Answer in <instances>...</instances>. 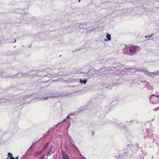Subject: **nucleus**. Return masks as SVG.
<instances>
[{
  "mask_svg": "<svg viewBox=\"0 0 159 159\" xmlns=\"http://www.w3.org/2000/svg\"><path fill=\"white\" fill-rule=\"evenodd\" d=\"M132 146V145L131 144H128L126 145V148H125L123 150L120 151L118 156L119 157L121 158L124 156H132L133 155V152L131 151L130 148Z\"/></svg>",
  "mask_w": 159,
  "mask_h": 159,
  "instance_id": "f257e3e1",
  "label": "nucleus"
},
{
  "mask_svg": "<svg viewBox=\"0 0 159 159\" xmlns=\"http://www.w3.org/2000/svg\"><path fill=\"white\" fill-rule=\"evenodd\" d=\"M146 131L147 136H146V135L144 136V139L146 140L148 139V140H149L150 139L153 138L152 141L153 142H156L158 144H159V137H158L157 136H154L151 132H149L148 129H146Z\"/></svg>",
  "mask_w": 159,
  "mask_h": 159,
  "instance_id": "f03ea898",
  "label": "nucleus"
},
{
  "mask_svg": "<svg viewBox=\"0 0 159 159\" xmlns=\"http://www.w3.org/2000/svg\"><path fill=\"white\" fill-rule=\"evenodd\" d=\"M137 47L136 46H133L130 47L129 48V50L128 49V48H125L124 49V52L125 54L129 55H132L133 53H135L137 50Z\"/></svg>",
  "mask_w": 159,
  "mask_h": 159,
  "instance_id": "7ed1b4c3",
  "label": "nucleus"
},
{
  "mask_svg": "<svg viewBox=\"0 0 159 159\" xmlns=\"http://www.w3.org/2000/svg\"><path fill=\"white\" fill-rule=\"evenodd\" d=\"M150 98V101L152 104H156L159 102V95H152Z\"/></svg>",
  "mask_w": 159,
  "mask_h": 159,
  "instance_id": "20e7f679",
  "label": "nucleus"
},
{
  "mask_svg": "<svg viewBox=\"0 0 159 159\" xmlns=\"http://www.w3.org/2000/svg\"><path fill=\"white\" fill-rule=\"evenodd\" d=\"M158 71L157 70V71L154 72H150L148 70H145L144 71V74L148 77H153V75H157L159 74Z\"/></svg>",
  "mask_w": 159,
  "mask_h": 159,
  "instance_id": "39448f33",
  "label": "nucleus"
},
{
  "mask_svg": "<svg viewBox=\"0 0 159 159\" xmlns=\"http://www.w3.org/2000/svg\"><path fill=\"white\" fill-rule=\"evenodd\" d=\"M68 138L69 139V143H70L72 145L73 147V148L74 149V150L76 151L79 154H80V152L78 148L75 145L72 143V139H71V137L70 136H69L68 137Z\"/></svg>",
  "mask_w": 159,
  "mask_h": 159,
  "instance_id": "423d86ee",
  "label": "nucleus"
},
{
  "mask_svg": "<svg viewBox=\"0 0 159 159\" xmlns=\"http://www.w3.org/2000/svg\"><path fill=\"white\" fill-rule=\"evenodd\" d=\"M61 154L62 159H70L69 156L63 150L61 151Z\"/></svg>",
  "mask_w": 159,
  "mask_h": 159,
  "instance_id": "0eeeda50",
  "label": "nucleus"
},
{
  "mask_svg": "<svg viewBox=\"0 0 159 159\" xmlns=\"http://www.w3.org/2000/svg\"><path fill=\"white\" fill-rule=\"evenodd\" d=\"M133 148H134V150H131V151L133 152H136L138 149L139 148V146L138 143H136L134 145V146Z\"/></svg>",
  "mask_w": 159,
  "mask_h": 159,
  "instance_id": "6e6552de",
  "label": "nucleus"
},
{
  "mask_svg": "<svg viewBox=\"0 0 159 159\" xmlns=\"http://www.w3.org/2000/svg\"><path fill=\"white\" fill-rule=\"evenodd\" d=\"M140 84L141 85H143L142 87L143 88L146 87L147 85L149 84V82H147L145 80H142L140 81Z\"/></svg>",
  "mask_w": 159,
  "mask_h": 159,
  "instance_id": "1a4fd4ad",
  "label": "nucleus"
},
{
  "mask_svg": "<svg viewBox=\"0 0 159 159\" xmlns=\"http://www.w3.org/2000/svg\"><path fill=\"white\" fill-rule=\"evenodd\" d=\"M43 152V151L41 150L39 151L36 152L34 154V155L35 157H37L38 156L40 155Z\"/></svg>",
  "mask_w": 159,
  "mask_h": 159,
  "instance_id": "9d476101",
  "label": "nucleus"
},
{
  "mask_svg": "<svg viewBox=\"0 0 159 159\" xmlns=\"http://www.w3.org/2000/svg\"><path fill=\"white\" fill-rule=\"evenodd\" d=\"M79 82L82 84H85L86 83L87 80L86 79H84V80H82V79H79Z\"/></svg>",
  "mask_w": 159,
  "mask_h": 159,
  "instance_id": "9b49d317",
  "label": "nucleus"
},
{
  "mask_svg": "<svg viewBox=\"0 0 159 159\" xmlns=\"http://www.w3.org/2000/svg\"><path fill=\"white\" fill-rule=\"evenodd\" d=\"M48 97H42L40 96H39L37 98V99L38 100H41L42 101L44 100H45L47 99Z\"/></svg>",
  "mask_w": 159,
  "mask_h": 159,
  "instance_id": "f8f14e48",
  "label": "nucleus"
},
{
  "mask_svg": "<svg viewBox=\"0 0 159 159\" xmlns=\"http://www.w3.org/2000/svg\"><path fill=\"white\" fill-rule=\"evenodd\" d=\"M52 146L51 145V147H50V148L48 149V151H47V156H49L51 155V150H52Z\"/></svg>",
  "mask_w": 159,
  "mask_h": 159,
  "instance_id": "ddd939ff",
  "label": "nucleus"
},
{
  "mask_svg": "<svg viewBox=\"0 0 159 159\" xmlns=\"http://www.w3.org/2000/svg\"><path fill=\"white\" fill-rule=\"evenodd\" d=\"M65 150L66 152L68 154H70L71 153L72 151L71 149L70 148H68L67 149H65Z\"/></svg>",
  "mask_w": 159,
  "mask_h": 159,
  "instance_id": "4468645a",
  "label": "nucleus"
},
{
  "mask_svg": "<svg viewBox=\"0 0 159 159\" xmlns=\"http://www.w3.org/2000/svg\"><path fill=\"white\" fill-rule=\"evenodd\" d=\"M146 87H147V89L150 90H152L153 89V88L150 85L149 83V84H148Z\"/></svg>",
  "mask_w": 159,
  "mask_h": 159,
  "instance_id": "2eb2a0df",
  "label": "nucleus"
},
{
  "mask_svg": "<svg viewBox=\"0 0 159 159\" xmlns=\"http://www.w3.org/2000/svg\"><path fill=\"white\" fill-rule=\"evenodd\" d=\"M7 102H7L6 100L5 99H0V103L5 102H6V103Z\"/></svg>",
  "mask_w": 159,
  "mask_h": 159,
  "instance_id": "dca6fc26",
  "label": "nucleus"
},
{
  "mask_svg": "<svg viewBox=\"0 0 159 159\" xmlns=\"http://www.w3.org/2000/svg\"><path fill=\"white\" fill-rule=\"evenodd\" d=\"M8 158L10 156V159H15V158L14 157H13L12 156V155L11 153H8Z\"/></svg>",
  "mask_w": 159,
  "mask_h": 159,
  "instance_id": "f3484780",
  "label": "nucleus"
},
{
  "mask_svg": "<svg viewBox=\"0 0 159 159\" xmlns=\"http://www.w3.org/2000/svg\"><path fill=\"white\" fill-rule=\"evenodd\" d=\"M48 143H47L43 147V149L42 150H41L42 151H43V152L46 149V148H47V146H48Z\"/></svg>",
  "mask_w": 159,
  "mask_h": 159,
  "instance_id": "a211bd4d",
  "label": "nucleus"
},
{
  "mask_svg": "<svg viewBox=\"0 0 159 159\" xmlns=\"http://www.w3.org/2000/svg\"><path fill=\"white\" fill-rule=\"evenodd\" d=\"M106 37L107 39V40L108 41H110L111 40V35L109 34L108 33H107V35L106 36Z\"/></svg>",
  "mask_w": 159,
  "mask_h": 159,
  "instance_id": "6ab92c4d",
  "label": "nucleus"
},
{
  "mask_svg": "<svg viewBox=\"0 0 159 159\" xmlns=\"http://www.w3.org/2000/svg\"><path fill=\"white\" fill-rule=\"evenodd\" d=\"M116 125L117 126H119L120 127V128H125V125H119V123H117L116 124Z\"/></svg>",
  "mask_w": 159,
  "mask_h": 159,
  "instance_id": "aec40b11",
  "label": "nucleus"
},
{
  "mask_svg": "<svg viewBox=\"0 0 159 159\" xmlns=\"http://www.w3.org/2000/svg\"><path fill=\"white\" fill-rule=\"evenodd\" d=\"M67 142H66L65 143L64 145V148L65 149H67V148H68V144H67Z\"/></svg>",
  "mask_w": 159,
  "mask_h": 159,
  "instance_id": "412c9836",
  "label": "nucleus"
},
{
  "mask_svg": "<svg viewBox=\"0 0 159 159\" xmlns=\"http://www.w3.org/2000/svg\"><path fill=\"white\" fill-rule=\"evenodd\" d=\"M89 107L88 106H87V107H86L84 108H83L82 111H86L88 109H89Z\"/></svg>",
  "mask_w": 159,
  "mask_h": 159,
  "instance_id": "4be33fe9",
  "label": "nucleus"
},
{
  "mask_svg": "<svg viewBox=\"0 0 159 159\" xmlns=\"http://www.w3.org/2000/svg\"><path fill=\"white\" fill-rule=\"evenodd\" d=\"M52 129L51 128H50L47 131L46 133V134H47L51 132H52Z\"/></svg>",
  "mask_w": 159,
  "mask_h": 159,
  "instance_id": "5701e85b",
  "label": "nucleus"
},
{
  "mask_svg": "<svg viewBox=\"0 0 159 159\" xmlns=\"http://www.w3.org/2000/svg\"><path fill=\"white\" fill-rule=\"evenodd\" d=\"M64 73H65V72L64 73H62V72H59L58 73V75L61 76H64L65 75Z\"/></svg>",
  "mask_w": 159,
  "mask_h": 159,
  "instance_id": "b1692460",
  "label": "nucleus"
},
{
  "mask_svg": "<svg viewBox=\"0 0 159 159\" xmlns=\"http://www.w3.org/2000/svg\"><path fill=\"white\" fill-rule=\"evenodd\" d=\"M70 115H68L66 117V119H64L63 120V121H64L68 119H70L71 118L70 117Z\"/></svg>",
  "mask_w": 159,
  "mask_h": 159,
  "instance_id": "393cba45",
  "label": "nucleus"
},
{
  "mask_svg": "<svg viewBox=\"0 0 159 159\" xmlns=\"http://www.w3.org/2000/svg\"><path fill=\"white\" fill-rule=\"evenodd\" d=\"M75 79H71V80H70V79H68V80L67 81H70V82H75ZM65 82H67V81H66Z\"/></svg>",
  "mask_w": 159,
  "mask_h": 159,
  "instance_id": "a878e982",
  "label": "nucleus"
},
{
  "mask_svg": "<svg viewBox=\"0 0 159 159\" xmlns=\"http://www.w3.org/2000/svg\"><path fill=\"white\" fill-rule=\"evenodd\" d=\"M9 42H12L13 43H14L16 42V40L15 39H13L12 40L10 41L9 40Z\"/></svg>",
  "mask_w": 159,
  "mask_h": 159,
  "instance_id": "bb28decb",
  "label": "nucleus"
},
{
  "mask_svg": "<svg viewBox=\"0 0 159 159\" xmlns=\"http://www.w3.org/2000/svg\"><path fill=\"white\" fill-rule=\"evenodd\" d=\"M159 109V107L156 108L154 109L155 111H157Z\"/></svg>",
  "mask_w": 159,
  "mask_h": 159,
  "instance_id": "cd10ccee",
  "label": "nucleus"
},
{
  "mask_svg": "<svg viewBox=\"0 0 159 159\" xmlns=\"http://www.w3.org/2000/svg\"><path fill=\"white\" fill-rule=\"evenodd\" d=\"M33 143V144H32V145H31L30 146V147L29 148V149L28 150H27V151H29V149H30L31 148V147L33 146V145L34 144V143Z\"/></svg>",
  "mask_w": 159,
  "mask_h": 159,
  "instance_id": "c85d7f7f",
  "label": "nucleus"
},
{
  "mask_svg": "<svg viewBox=\"0 0 159 159\" xmlns=\"http://www.w3.org/2000/svg\"><path fill=\"white\" fill-rule=\"evenodd\" d=\"M45 156V154H43L42 155V156L41 157V158H42L43 159L44 157Z\"/></svg>",
  "mask_w": 159,
  "mask_h": 159,
  "instance_id": "c756f323",
  "label": "nucleus"
},
{
  "mask_svg": "<svg viewBox=\"0 0 159 159\" xmlns=\"http://www.w3.org/2000/svg\"><path fill=\"white\" fill-rule=\"evenodd\" d=\"M57 125H57V124L55 125L52 128V129H53L55 128L56 127Z\"/></svg>",
  "mask_w": 159,
  "mask_h": 159,
  "instance_id": "7c9ffc66",
  "label": "nucleus"
},
{
  "mask_svg": "<svg viewBox=\"0 0 159 159\" xmlns=\"http://www.w3.org/2000/svg\"><path fill=\"white\" fill-rule=\"evenodd\" d=\"M64 121H62L61 122H58V124H57V125H58L60 124L61 123H62V122H63Z\"/></svg>",
  "mask_w": 159,
  "mask_h": 159,
  "instance_id": "2f4dec72",
  "label": "nucleus"
},
{
  "mask_svg": "<svg viewBox=\"0 0 159 159\" xmlns=\"http://www.w3.org/2000/svg\"><path fill=\"white\" fill-rule=\"evenodd\" d=\"M17 75H20V76H22V75H23V74H20H20L18 73V74H17Z\"/></svg>",
  "mask_w": 159,
  "mask_h": 159,
  "instance_id": "473e14b6",
  "label": "nucleus"
},
{
  "mask_svg": "<svg viewBox=\"0 0 159 159\" xmlns=\"http://www.w3.org/2000/svg\"><path fill=\"white\" fill-rule=\"evenodd\" d=\"M70 116L74 115V113H70L69 114Z\"/></svg>",
  "mask_w": 159,
  "mask_h": 159,
  "instance_id": "72a5a7b5",
  "label": "nucleus"
},
{
  "mask_svg": "<svg viewBox=\"0 0 159 159\" xmlns=\"http://www.w3.org/2000/svg\"><path fill=\"white\" fill-rule=\"evenodd\" d=\"M23 99V98H20L19 100H18V101H20V100H22Z\"/></svg>",
  "mask_w": 159,
  "mask_h": 159,
  "instance_id": "f704fd0d",
  "label": "nucleus"
},
{
  "mask_svg": "<svg viewBox=\"0 0 159 159\" xmlns=\"http://www.w3.org/2000/svg\"><path fill=\"white\" fill-rule=\"evenodd\" d=\"M61 70L63 72L64 71V69L63 68H61Z\"/></svg>",
  "mask_w": 159,
  "mask_h": 159,
  "instance_id": "c9c22d12",
  "label": "nucleus"
},
{
  "mask_svg": "<svg viewBox=\"0 0 159 159\" xmlns=\"http://www.w3.org/2000/svg\"><path fill=\"white\" fill-rule=\"evenodd\" d=\"M141 70V71H143V72H144V71L146 70H143V69L141 70Z\"/></svg>",
  "mask_w": 159,
  "mask_h": 159,
  "instance_id": "e433bc0d",
  "label": "nucleus"
},
{
  "mask_svg": "<svg viewBox=\"0 0 159 159\" xmlns=\"http://www.w3.org/2000/svg\"><path fill=\"white\" fill-rule=\"evenodd\" d=\"M153 35V34H152L151 35L149 36H148V37H152V36Z\"/></svg>",
  "mask_w": 159,
  "mask_h": 159,
  "instance_id": "4c0bfd02",
  "label": "nucleus"
},
{
  "mask_svg": "<svg viewBox=\"0 0 159 159\" xmlns=\"http://www.w3.org/2000/svg\"><path fill=\"white\" fill-rule=\"evenodd\" d=\"M83 157V158L82 159H86L84 157Z\"/></svg>",
  "mask_w": 159,
  "mask_h": 159,
  "instance_id": "58836bf2",
  "label": "nucleus"
},
{
  "mask_svg": "<svg viewBox=\"0 0 159 159\" xmlns=\"http://www.w3.org/2000/svg\"><path fill=\"white\" fill-rule=\"evenodd\" d=\"M15 159H18V157H17Z\"/></svg>",
  "mask_w": 159,
  "mask_h": 159,
  "instance_id": "ea45409f",
  "label": "nucleus"
},
{
  "mask_svg": "<svg viewBox=\"0 0 159 159\" xmlns=\"http://www.w3.org/2000/svg\"><path fill=\"white\" fill-rule=\"evenodd\" d=\"M80 0H78L79 2H80Z\"/></svg>",
  "mask_w": 159,
  "mask_h": 159,
  "instance_id": "a19ab883",
  "label": "nucleus"
},
{
  "mask_svg": "<svg viewBox=\"0 0 159 159\" xmlns=\"http://www.w3.org/2000/svg\"><path fill=\"white\" fill-rule=\"evenodd\" d=\"M46 135H47V134H44V136H45Z\"/></svg>",
  "mask_w": 159,
  "mask_h": 159,
  "instance_id": "79ce46f5",
  "label": "nucleus"
},
{
  "mask_svg": "<svg viewBox=\"0 0 159 159\" xmlns=\"http://www.w3.org/2000/svg\"><path fill=\"white\" fill-rule=\"evenodd\" d=\"M39 159H43L41 158V157Z\"/></svg>",
  "mask_w": 159,
  "mask_h": 159,
  "instance_id": "37998d69",
  "label": "nucleus"
},
{
  "mask_svg": "<svg viewBox=\"0 0 159 159\" xmlns=\"http://www.w3.org/2000/svg\"><path fill=\"white\" fill-rule=\"evenodd\" d=\"M132 121H133L132 120V121H130L129 122H132Z\"/></svg>",
  "mask_w": 159,
  "mask_h": 159,
  "instance_id": "c03bdc74",
  "label": "nucleus"
},
{
  "mask_svg": "<svg viewBox=\"0 0 159 159\" xmlns=\"http://www.w3.org/2000/svg\"><path fill=\"white\" fill-rule=\"evenodd\" d=\"M147 38V36H145V38Z\"/></svg>",
  "mask_w": 159,
  "mask_h": 159,
  "instance_id": "a18cd8bd",
  "label": "nucleus"
}]
</instances>
